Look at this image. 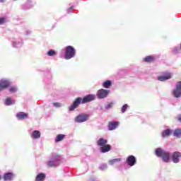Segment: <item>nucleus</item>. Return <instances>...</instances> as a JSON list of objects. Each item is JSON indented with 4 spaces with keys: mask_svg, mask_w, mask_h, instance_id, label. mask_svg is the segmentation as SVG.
Segmentation results:
<instances>
[{
    "mask_svg": "<svg viewBox=\"0 0 181 181\" xmlns=\"http://www.w3.org/2000/svg\"><path fill=\"white\" fill-rule=\"evenodd\" d=\"M97 97L95 95H88L83 98H77L73 103L72 105L69 107V111H74L76 108H78L80 104H86V103H90L94 101Z\"/></svg>",
    "mask_w": 181,
    "mask_h": 181,
    "instance_id": "f257e3e1",
    "label": "nucleus"
},
{
    "mask_svg": "<svg viewBox=\"0 0 181 181\" xmlns=\"http://www.w3.org/2000/svg\"><path fill=\"white\" fill-rule=\"evenodd\" d=\"M155 155H156L158 158H161L162 160L165 163H169L170 160V153L163 150V148H156L155 150Z\"/></svg>",
    "mask_w": 181,
    "mask_h": 181,
    "instance_id": "f03ea898",
    "label": "nucleus"
},
{
    "mask_svg": "<svg viewBox=\"0 0 181 181\" xmlns=\"http://www.w3.org/2000/svg\"><path fill=\"white\" fill-rule=\"evenodd\" d=\"M98 146L100 148V152L105 153L111 151V145L108 144V141L104 138H100L97 141Z\"/></svg>",
    "mask_w": 181,
    "mask_h": 181,
    "instance_id": "7ed1b4c3",
    "label": "nucleus"
},
{
    "mask_svg": "<svg viewBox=\"0 0 181 181\" xmlns=\"http://www.w3.org/2000/svg\"><path fill=\"white\" fill-rule=\"evenodd\" d=\"M76 56V49L72 46H67L65 49L64 58L66 60H70Z\"/></svg>",
    "mask_w": 181,
    "mask_h": 181,
    "instance_id": "20e7f679",
    "label": "nucleus"
},
{
    "mask_svg": "<svg viewBox=\"0 0 181 181\" xmlns=\"http://www.w3.org/2000/svg\"><path fill=\"white\" fill-rule=\"evenodd\" d=\"M88 117H90V115H87V114H80L78 116L76 117L75 118V122H86V121H87L88 119Z\"/></svg>",
    "mask_w": 181,
    "mask_h": 181,
    "instance_id": "39448f33",
    "label": "nucleus"
},
{
    "mask_svg": "<svg viewBox=\"0 0 181 181\" xmlns=\"http://www.w3.org/2000/svg\"><path fill=\"white\" fill-rule=\"evenodd\" d=\"M108 94H110L109 90L100 89L98 90L97 97L99 99H103V98H105V97H107Z\"/></svg>",
    "mask_w": 181,
    "mask_h": 181,
    "instance_id": "423d86ee",
    "label": "nucleus"
},
{
    "mask_svg": "<svg viewBox=\"0 0 181 181\" xmlns=\"http://www.w3.org/2000/svg\"><path fill=\"white\" fill-rule=\"evenodd\" d=\"M181 153L179 151H175L171 155V159L173 163H179L180 162Z\"/></svg>",
    "mask_w": 181,
    "mask_h": 181,
    "instance_id": "0eeeda50",
    "label": "nucleus"
},
{
    "mask_svg": "<svg viewBox=\"0 0 181 181\" xmlns=\"http://www.w3.org/2000/svg\"><path fill=\"white\" fill-rule=\"evenodd\" d=\"M60 157L59 156H55L52 158V160H49L47 163V165L49 166V168H56V166H59V164L57 162H59V159Z\"/></svg>",
    "mask_w": 181,
    "mask_h": 181,
    "instance_id": "6e6552de",
    "label": "nucleus"
},
{
    "mask_svg": "<svg viewBox=\"0 0 181 181\" xmlns=\"http://www.w3.org/2000/svg\"><path fill=\"white\" fill-rule=\"evenodd\" d=\"M172 78V73L170 72H164L163 76L158 77L159 81H166V80H170Z\"/></svg>",
    "mask_w": 181,
    "mask_h": 181,
    "instance_id": "1a4fd4ad",
    "label": "nucleus"
},
{
    "mask_svg": "<svg viewBox=\"0 0 181 181\" xmlns=\"http://www.w3.org/2000/svg\"><path fill=\"white\" fill-rule=\"evenodd\" d=\"M126 162L129 166H134L136 163V158L134 156H129Z\"/></svg>",
    "mask_w": 181,
    "mask_h": 181,
    "instance_id": "9d476101",
    "label": "nucleus"
},
{
    "mask_svg": "<svg viewBox=\"0 0 181 181\" xmlns=\"http://www.w3.org/2000/svg\"><path fill=\"white\" fill-rule=\"evenodd\" d=\"M11 86V83L9 81L6 80H1L0 81V91H2V90H5V88H8Z\"/></svg>",
    "mask_w": 181,
    "mask_h": 181,
    "instance_id": "9b49d317",
    "label": "nucleus"
},
{
    "mask_svg": "<svg viewBox=\"0 0 181 181\" xmlns=\"http://www.w3.org/2000/svg\"><path fill=\"white\" fill-rule=\"evenodd\" d=\"M15 177V175L12 173H6L4 176L3 179L4 181H12Z\"/></svg>",
    "mask_w": 181,
    "mask_h": 181,
    "instance_id": "f8f14e48",
    "label": "nucleus"
},
{
    "mask_svg": "<svg viewBox=\"0 0 181 181\" xmlns=\"http://www.w3.org/2000/svg\"><path fill=\"white\" fill-rule=\"evenodd\" d=\"M119 123L118 122H110L108 124L109 131H114L118 127Z\"/></svg>",
    "mask_w": 181,
    "mask_h": 181,
    "instance_id": "ddd939ff",
    "label": "nucleus"
},
{
    "mask_svg": "<svg viewBox=\"0 0 181 181\" xmlns=\"http://www.w3.org/2000/svg\"><path fill=\"white\" fill-rule=\"evenodd\" d=\"M155 57L152 55H148L144 59L145 63H152V62H155Z\"/></svg>",
    "mask_w": 181,
    "mask_h": 181,
    "instance_id": "4468645a",
    "label": "nucleus"
},
{
    "mask_svg": "<svg viewBox=\"0 0 181 181\" xmlns=\"http://www.w3.org/2000/svg\"><path fill=\"white\" fill-rule=\"evenodd\" d=\"M28 113H25L23 112H21L16 115L18 119H25V118H28Z\"/></svg>",
    "mask_w": 181,
    "mask_h": 181,
    "instance_id": "2eb2a0df",
    "label": "nucleus"
},
{
    "mask_svg": "<svg viewBox=\"0 0 181 181\" xmlns=\"http://www.w3.org/2000/svg\"><path fill=\"white\" fill-rule=\"evenodd\" d=\"M46 179V174L42 173L36 176L35 181H45Z\"/></svg>",
    "mask_w": 181,
    "mask_h": 181,
    "instance_id": "dca6fc26",
    "label": "nucleus"
},
{
    "mask_svg": "<svg viewBox=\"0 0 181 181\" xmlns=\"http://www.w3.org/2000/svg\"><path fill=\"white\" fill-rule=\"evenodd\" d=\"M173 95L175 97V98H179V97H181V89L176 86V88L173 91Z\"/></svg>",
    "mask_w": 181,
    "mask_h": 181,
    "instance_id": "f3484780",
    "label": "nucleus"
},
{
    "mask_svg": "<svg viewBox=\"0 0 181 181\" xmlns=\"http://www.w3.org/2000/svg\"><path fill=\"white\" fill-rule=\"evenodd\" d=\"M40 132L37 131V130H35L33 132V134L31 135V137L33 139H39V138H40Z\"/></svg>",
    "mask_w": 181,
    "mask_h": 181,
    "instance_id": "a211bd4d",
    "label": "nucleus"
},
{
    "mask_svg": "<svg viewBox=\"0 0 181 181\" xmlns=\"http://www.w3.org/2000/svg\"><path fill=\"white\" fill-rule=\"evenodd\" d=\"M173 134V132H172L170 129H167L164 132H163L162 136L163 138H166V136H169Z\"/></svg>",
    "mask_w": 181,
    "mask_h": 181,
    "instance_id": "6ab92c4d",
    "label": "nucleus"
},
{
    "mask_svg": "<svg viewBox=\"0 0 181 181\" xmlns=\"http://www.w3.org/2000/svg\"><path fill=\"white\" fill-rule=\"evenodd\" d=\"M64 138H66V135L64 134H58L56 136L55 142H60V141H63Z\"/></svg>",
    "mask_w": 181,
    "mask_h": 181,
    "instance_id": "aec40b11",
    "label": "nucleus"
},
{
    "mask_svg": "<svg viewBox=\"0 0 181 181\" xmlns=\"http://www.w3.org/2000/svg\"><path fill=\"white\" fill-rule=\"evenodd\" d=\"M6 105H12L13 104H15V100H12L11 98H7L5 100Z\"/></svg>",
    "mask_w": 181,
    "mask_h": 181,
    "instance_id": "412c9836",
    "label": "nucleus"
},
{
    "mask_svg": "<svg viewBox=\"0 0 181 181\" xmlns=\"http://www.w3.org/2000/svg\"><path fill=\"white\" fill-rule=\"evenodd\" d=\"M103 86L105 88H110L112 86L111 81H106L103 83Z\"/></svg>",
    "mask_w": 181,
    "mask_h": 181,
    "instance_id": "4be33fe9",
    "label": "nucleus"
},
{
    "mask_svg": "<svg viewBox=\"0 0 181 181\" xmlns=\"http://www.w3.org/2000/svg\"><path fill=\"white\" fill-rule=\"evenodd\" d=\"M174 136H176V138H181V130L179 129H177L174 131L173 133Z\"/></svg>",
    "mask_w": 181,
    "mask_h": 181,
    "instance_id": "5701e85b",
    "label": "nucleus"
},
{
    "mask_svg": "<svg viewBox=\"0 0 181 181\" xmlns=\"http://www.w3.org/2000/svg\"><path fill=\"white\" fill-rule=\"evenodd\" d=\"M117 162H121V158H115V159L109 160L110 165H114V164L117 163Z\"/></svg>",
    "mask_w": 181,
    "mask_h": 181,
    "instance_id": "b1692460",
    "label": "nucleus"
},
{
    "mask_svg": "<svg viewBox=\"0 0 181 181\" xmlns=\"http://www.w3.org/2000/svg\"><path fill=\"white\" fill-rule=\"evenodd\" d=\"M47 56H56L57 54V52L54 51V49H50L47 53Z\"/></svg>",
    "mask_w": 181,
    "mask_h": 181,
    "instance_id": "393cba45",
    "label": "nucleus"
},
{
    "mask_svg": "<svg viewBox=\"0 0 181 181\" xmlns=\"http://www.w3.org/2000/svg\"><path fill=\"white\" fill-rule=\"evenodd\" d=\"M127 108H128V105L127 104H125L124 105H123L121 108L122 112H125L127 111Z\"/></svg>",
    "mask_w": 181,
    "mask_h": 181,
    "instance_id": "a878e982",
    "label": "nucleus"
},
{
    "mask_svg": "<svg viewBox=\"0 0 181 181\" xmlns=\"http://www.w3.org/2000/svg\"><path fill=\"white\" fill-rule=\"evenodd\" d=\"M6 22V18L5 17L0 18V25H4Z\"/></svg>",
    "mask_w": 181,
    "mask_h": 181,
    "instance_id": "bb28decb",
    "label": "nucleus"
},
{
    "mask_svg": "<svg viewBox=\"0 0 181 181\" xmlns=\"http://www.w3.org/2000/svg\"><path fill=\"white\" fill-rule=\"evenodd\" d=\"M112 105H114L113 103H110L105 106L106 110H110V108H112Z\"/></svg>",
    "mask_w": 181,
    "mask_h": 181,
    "instance_id": "cd10ccee",
    "label": "nucleus"
},
{
    "mask_svg": "<svg viewBox=\"0 0 181 181\" xmlns=\"http://www.w3.org/2000/svg\"><path fill=\"white\" fill-rule=\"evenodd\" d=\"M54 107H55L56 108H60V107H62V104H60V103H53Z\"/></svg>",
    "mask_w": 181,
    "mask_h": 181,
    "instance_id": "c85d7f7f",
    "label": "nucleus"
},
{
    "mask_svg": "<svg viewBox=\"0 0 181 181\" xmlns=\"http://www.w3.org/2000/svg\"><path fill=\"white\" fill-rule=\"evenodd\" d=\"M9 91L10 93H16V91H18V89L13 86L9 89Z\"/></svg>",
    "mask_w": 181,
    "mask_h": 181,
    "instance_id": "c756f323",
    "label": "nucleus"
},
{
    "mask_svg": "<svg viewBox=\"0 0 181 181\" xmlns=\"http://www.w3.org/2000/svg\"><path fill=\"white\" fill-rule=\"evenodd\" d=\"M176 87H177L178 88H180V90H181V81H178L177 83Z\"/></svg>",
    "mask_w": 181,
    "mask_h": 181,
    "instance_id": "7c9ffc66",
    "label": "nucleus"
},
{
    "mask_svg": "<svg viewBox=\"0 0 181 181\" xmlns=\"http://www.w3.org/2000/svg\"><path fill=\"white\" fill-rule=\"evenodd\" d=\"M177 119L181 122V115L177 117Z\"/></svg>",
    "mask_w": 181,
    "mask_h": 181,
    "instance_id": "2f4dec72",
    "label": "nucleus"
},
{
    "mask_svg": "<svg viewBox=\"0 0 181 181\" xmlns=\"http://www.w3.org/2000/svg\"><path fill=\"white\" fill-rule=\"evenodd\" d=\"M0 2H5V0H0Z\"/></svg>",
    "mask_w": 181,
    "mask_h": 181,
    "instance_id": "473e14b6",
    "label": "nucleus"
},
{
    "mask_svg": "<svg viewBox=\"0 0 181 181\" xmlns=\"http://www.w3.org/2000/svg\"><path fill=\"white\" fill-rule=\"evenodd\" d=\"M1 179H2V177L0 175V180H1Z\"/></svg>",
    "mask_w": 181,
    "mask_h": 181,
    "instance_id": "72a5a7b5",
    "label": "nucleus"
}]
</instances>
